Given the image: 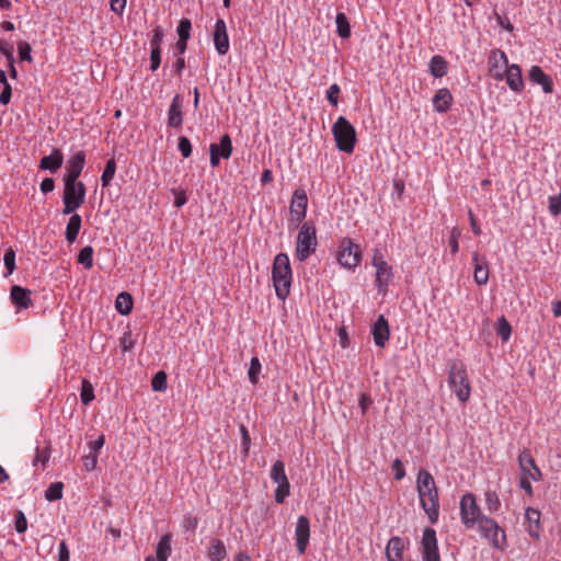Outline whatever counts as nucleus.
Returning a JSON list of instances; mask_svg holds the SVG:
<instances>
[{"label": "nucleus", "instance_id": "nucleus-39", "mask_svg": "<svg viewBox=\"0 0 561 561\" xmlns=\"http://www.w3.org/2000/svg\"><path fill=\"white\" fill-rule=\"evenodd\" d=\"M192 22L187 18H182L179 22L176 33L179 39L188 41L191 37Z\"/></svg>", "mask_w": 561, "mask_h": 561}, {"label": "nucleus", "instance_id": "nucleus-48", "mask_svg": "<svg viewBox=\"0 0 561 561\" xmlns=\"http://www.w3.org/2000/svg\"><path fill=\"white\" fill-rule=\"evenodd\" d=\"M14 528L19 534H23L27 529V519L22 511H18L15 514Z\"/></svg>", "mask_w": 561, "mask_h": 561}, {"label": "nucleus", "instance_id": "nucleus-64", "mask_svg": "<svg viewBox=\"0 0 561 561\" xmlns=\"http://www.w3.org/2000/svg\"><path fill=\"white\" fill-rule=\"evenodd\" d=\"M126 7V0H111V10L117 14H122Z\"/></svg>", "mask_w": 561, "mask_h": 561}, {"label": "nucleus", "instance_id": "nucleus-62", "mask_svg": "<svg viewBox=\"0 0 561 561\" xmlns=\"http://www.w3.org/2000/svg\"><path fill=\"white\" fill-rule=\"evenodd\" d=\"M187 42L188 41L178 39L175 47H174V53H173L174 57H179V56L183 57V55L187 48Z\"/></svg>", "mask_w": 561, "mask_h": 561}, {"label": "nucleus", "instance_id": "nucleus-18", "mask_svg": "<svg viewBox=\"0 0 561 561\" xmlns=\"http://www.w3.org/2000/svg\"><path fill=\"white\" fill-rule=\"evenodd\" d=\"M183 100L180 94H175L168 110V126L179 129L183 124Z\"/></svg>", "mask_w": 561, "mask_h": 561}, {"label": "nucleus", "instance_id": "nucleus-63", "mask_svg": "<svg viewBox=\"0 0 561 561\" xmlns=\"http://www.w3.org/2000/svg\"><path fill=\"white\" fill-rule=\"evenodd\" d=\"M530 478L529 477H522L520 480H519V488L523 489L528 495H533L534 492H533V486H531V483H530Z\"/></svg>", "mask_w": 561, "mask_h": 561}, {"label": "nucleus", "instance_id": "nucleus-35", "mask_svg": "<svg viewBox=\"0 0 561 561\" xmlns=\"http://www.w3.org/2000/svg\"><path fill=\"white\" fill-rule=\"evenodd\" d=\"M115 172H116V162H115L114 158H111L106 161L105 168H104L102 176H101L102 185L104 187L108 186L111 184V182L115 175Z\"/></svg>", "mask_w": 561, "mask_h": 561}, {"label": "nucleus", "instance_id": "nucleus-61", "mask_svg": "<svg viewBox=\"0 0 561 561\" xmlns=\"http://www.w3.org/2000/svg\"><path fill=\"white\" fill-rule=\"evenodd\" d=\"M105 437L104 435L99 436L94 442L90 443V451L95 453L98 455L99 450L104 446Z\"/></svg>", "mask_w": 561, "mask_h": 561}, {"label": "nucleus", "instance_id": "nucleus-16", "mask_svg": "<svg viewBox=\"0 0 561 561\" xmlns=\"http://www.w3.org/2000/svg\"><path fill=\"white\" fill-rule=\"evenodd\" d=\"M85 163V153L83 151H78L71 156V158L67 161L66 173L64 175V181H72L79 182L78 178L80 176Z\"/></svg>", "mask_w": 561, "mask_h": 561}, {"label": "nucleus", "instance_id": "nucleus-30", "mask_svg": "<svg viewBox=\"0 0 561 561\" xmlns=\"http://www.w3.org/2000/svg\"><path fill=\"white\" fill-rule=\"evenodd\" d=\"M171 541H172V535L171 534H164L161 539L159 540L156 549V556L158 561H168V558L171 554Z\"/></svg>", "mask_w": 561, "mask_h": 561}, {"label": "nucleus", "instance_id": "nucleus-59", "mask_svg": "<svg viewBox=\"0 0 561 561\" xmlns=\"http://www.w3.org/2000/svg\"><path fill=\"white\" fill-rule=\"evenodd\" d=\"M70 552L65 540L59 543L58 561H69Z\"/></svg>", "mask_w": 561, "mask_h": 561}, {"label": "nucleus", "instance_id": "nucleus-40", "mask_svg": "<svg viewBox=\"0 0 561 561\" xmlns=\"http://www.w3.org/2000/svg\"><path fill=\"white\" fill-rule=\"evenodd\" d=\"M80 399L84 405L90 404L94 399V389L87 379H83L82 381Z\"/></svg>", "mask_w": 561, "mask_h": 561}, {"label": "nucleus", "instance_id": "nucleus-33", "mask_svg": "<svg viewBox=\"0 0 561 561\" xmlns=\"http://www.w3.org/2000/svg\"><path fill=\"white\" fill-rule=\"evenodd\" d=\"M227 551L224 542L219 539L213 540L208 549V558L210 561H222L226 558Z\"/></svg>", "mask_w": 561, "mask_h": 561}, {"label": "nucleus", "instance_id": "nucleus-1", "mask_svg": "<svg viewBox=\"0 0 561 561\" xmlns=\"http://www.w3.org/2000/svg\"><path fill=\"white\" fill-rule=\"evenodd\" d=\"M416 490L421 507L432 524L437 523L439 516L438 489L433 476L425 469H420L416 478Z\"/></svg>", "mask_w": 561, "mask_h": 561}, {"label": "nucleus", "instance_id": "nucleus-44", "mask_svg": "<svg viewBox=\"0 0 561 561\" xmlns=\"http://www.w3.org/2000/svg\"><path fill=\"white\" fill-rule=\"evenodd\" d=\"M3 262H4V266L8 271L5 275H11L16 267L15 266V252L12 248H9L4 252Z\"/></svg>", "mask_w": 561, "mask_h": 561}, {"label": "nucleus", "instance_id": "nucleus-25", "mask_svg": "<svg viewBox=\"0 0 561 561\" xmlns=\"http://www.w3.org/2000/svg\"><path fill=\"white\" fill-rule=\"evenodd\" d=\"M540 512L534 507H527L525 518L528 523V534L530 537L538 539L540 536Z\"/></svg>", "mask_w": 561, "mask_h": 561}, {"label": "nucleus", "instance_id": "nucleus-11", "mask_svg": "<svg viewBox=\"0 0 561 561\" xmlns=\"http://www.w3.org/2000/svg\"><path fill=\"white\" fill-rule=\"evenodd\" d=\"M362 257L359 245L355 244L352 239L343 238L337 252L339 263L346 268L356 267Z\"/></svg>", "mask_w": 561, "mask_h": 561}, {"label": "nucleus", "instance_id": "nucleus-37", "mask_svg": "<svg viewBox=\"0 0 561 561\" xmlns=\"http://www.w3.org/2000/svg\"><path fill=\"white\" fill-rule=\"evenodd\" d=\"M62 482L51 483L45 491V499L49 502L60 500L62 497Z\"/></svg>", "mask_w": 561, "mask_h": 561}, {"label": "nucleus", "instance_id": "nucleus-49", "mask_svg": "<svg viewBox=\"0 0 561 561\" xmlns=\"http://www.w3.org/2000/svg\"><path fill=\"white\" fill-rule=\"evenodd\" d=\"M197 525H198V517L193 516L191 514H187L184 516L183 522H182V527L185 529V531H190V533L194 534Z\"/></svg>", "mask_w": 561, "mask_h": 561}, {"label": "nucleus", "instance_id": "nucleus-45", "mask_svg": "<svg viewBox=\"0 0 561 561\" xmlns=\"http://www.w3.org/2000/svg\"><path fill=\"white\" fill-rule=\"evenodd\" d=\"M178 149L183 156V158H188L192 154V144L191 140L185 136H180L178 140Z\"/></svg>", "mask_w": 561, "mask_h": 561}, {"label": "nucleus", "instance_id": "nucleus-9", "mask_svg": "<svg viewBox=\"0 0 561 561\" xmlns=\"http://www.w3.org/2000/svg\"><path fill=\"white\" fill-rule=\"evenodd\" d=\"M308 197L304 188L295 190L290 206H289V220L288 228L296 229L302 225L307 215Z\"/></svg>", "mask_w": 561, "mask_h": 561}, {"label": "nucleus", "instance_id": "nucleus-58", "mask_svg": "<svg viewBox=\"0 0 561 561\" xmlns=\"http://www.w3.org/2000/svg\"><path fill=\"white\" fill-rule=\"evenodd\" d=\"M12 98V88L10 84L3 85L2 92L0 93V104L8 105Z\"/></svg>", "mask_w": 561, "mask_h": 561}, {"label": "nucleus", "instance_id": "nucleus-47", "mask_svg": "<svg viewBox=\"0 0 561 561\" xmlns=\"http://www.w3.org/2000/svg\"><path fill=\"white\" fill-rule=\"evenodd\" d=\"M461 236V231L454 227L450 231V236H449V240H448V244H449V248H450V251L453 254H456L459 250V238Z\"/></svg>", "mask_w": 561, "mask_h": 561}, {"label": "nucleus", "instance_id": "nucleus-32", "mask_svg": "<svg viewBox=\"0 0 561 561\" xmlns=\"http://www.w3.org/2000/svg\"><path fill=\"white\" fill-rule=\"evenodd\" d=\"M215 147H217V154L221 159H229L232 153V141L228 134H224L220 137L219 144H213Z\"/></svg>", "mask_w": 561, "mask_h": 561}, {"label": "nucleus", "instance_id": "nucleus-36", "mask_svg": "<svg viewBox=\"0 0 561 561\" xmlns=\"http://www.w3.org/2000/svg\"><path fill=\"white\" fill-rule=\"evenodd\" d=\"M78 263L82 264L87 270L93 266V248L91 245H85L80 250Z\"/></svg>", "mask_w": 561, "mask_h": 561}, {"label": "nucleus", "instance_id": "nucleus-53", "mask_svg": "<svg viewBox=\"0 0 561 561\" xmlns=\"http://www.w3.org/2000/svg\"><path fill=\"white\" fill-rule=\"evenodd\" d=\"M392 469L394 471V479L400 481L405 477V469L402 461L396 458L392 462Z\"/></svg>", "mask_w": 561, "mask_h": 561}, {"label": "nucleus", "instance_id": "nucleus-14", "mask_svg": "<svg viewBox=\"0 0 561 561\" xmlns=\"http://www.w3.org/2000/svg\"><path fill=\"white\" fill-rule=\"evenodd\" d=\"M518 465L525 477H529L533 481H540L542 479L541 470L536 465V461L528 449H524L518 455Z\"/></svg>", "mask_w": 561, "mask_h": 561}, {"label": "nucleus", "instance_id": "nucleus-22", "mask_svg": "<svg viewBox=\"0 0 561 561\" xmlns=\"http://www.w3.org/2000/svg\"><path fill=\"white\" fill-rule=\"evenodd\" d=\"M403 550V539L398 536L391 537L386 547L387 561H402Z\"/></svg>", "mask_w": 561, "mask_h": 561}, {"label": "nucleus", "instance_id": "nucleus-24", "mask_svg": "<svg viewBox=\"0 0 561 561\" xmlns=\"http://www.w3.org/2000/svg\"><path fill=\"white\" fill-rule=\"evenodd\" d=\"M528 77L534 83L540 84L545 93H551L553 91L551 78L547 76L539 66H533Z\"/></svg>", "mask_w": 561, "mask_h": 561}, {"label": "nucleus", "instance_id": "nucleus-50", "mask_svg": "<svg viewBox=\"0 0 561 561\" xmlns=\"http://www.w3.org/2000/svg\"><path fill=\"white\" fill-rule=\"evenodd\" d=\"M161 65V48H151L150 51V70L157 71Z\"/></svg>", "mask_w": 561, "mask_h": 561}, {"label": "nucleus", "instance_id": "nucleus-8", "mask_svg": "<svg viewBox=\"0 0 561 561\" xmlns=\"http://www.w3.org/2000/svg\"><path fill=\"white\" fill-rule=\"evenodd\" d=\"M460 518L463 526L468 529L480 523V519L486 517L481 512L480 506L477 503L474 494L468 492L463 494L459 503Z\"/></svg>", "mask_w": 561, "mask_h": 561}, {"label": "nucleus", "instance_id": "nucleus-15", "mask_svg": "<svg viewBox=\"0 0 561 561\" xmlns=\"http://www.w3.org/2000/svg\"><path fill=\"white\" fill-rule=\"evenodd\" d=\"M295 539L298 553L304 554L310 539V522L305 515L299 516L297 519Z\"/></svg>", "mask_w": 561, "mask_h": 561}, {"label": "nucleus", "instance_id": "nucleus-57", "mask_svg": "<svg viewBox=\"0 0 561 561\" xmlns=\"http://www.w3.org/2000/svg\"><path fill=\"white\" fill-rule=\"evenodd\" d=\"M373 403V400L370 398L369 394L367 393H362L359 396V400H358V404L360 407V410H362V414L365 415L369 405Z\"/></svg>", "mask_w": 561, "mask_h": 561}, {"label": "nucleus", "instance_id": "nucleus-23", "mask_svg": "<svg viewBox=\"0 0 561 561\" xmlns=\"http://www.w3.org/2000/svg\"><path fill=\"white\" fill-rule=\"evenodd\" d=\"M453 94L447 88L439 89L433 98V107L438 113H446L453 104Z\"/></svg>", "mask_w": 561, "mask_h": 561}, {"label": "nucleus", "instance_id": "nucleus-38", "mask_svg": "<svg viewBox=\"0 0 561 561\" xmlns=\"http://www.w3.org/2000/svg\"><path fill=\"white\" fill-rule=\"evenodd\" d=\"M496 333L503 342H506L511 337L512 327L505 317H501L497 320Z\"/></svg>", "mask_w": 561, "mask_h": 561}, {"label": "nucleus", "instance_id": "nucleus-41", "mask_svg": "<svg viewBox=\"0 0 561 561\" xmlns=\"http://www.w3.org/2000/svg\"><path fill=\"white\" fill-rule=\"evenodd\" d=\"M485 505L490 513H496L501 507V501L495 491L485 492Z\"/></svg>", "mask_w": 561, "mask_h": 561}, {"label": "nucleus", "instance_id": "nucleus-5", "mask_svg": "<svg viewBox=\"0 0 561 561\" xmlns=\"http://www.w3.org/2000/svg\"><path fill=\"white\" fill-rule=\"evenodd\" d=\"M317 232L312 222L306 221L300 226L296 240V257L305 262L317 249Z\"/></svg>", "mask_w": 561, "mask_h": 561}, {"label": "nucleus", "instance_id": "nucleus-34", "mask_svg": "<svg viewBox=\"0 0 561 561\" xmlns=\"http://www.w3.org/2000/svg\"><path fill=\"white\" fill-rule=\"evenodd\" d=\"M335 23L337 34L342 38H348L351 36V26L346 15L344 13H337L335 16Z\"/></svg>", "mask_w": 561, "mask_h": 561}, {"label": "nucleus", "instance_id": "nucleus-56", "mask_svg": "<svg viewBox=\"0 0 561 561\" xmlns=\"http://www.w3.org/2000/svg\"><path fill=\"white\" fill-rule=\"evenodd\" d=\"M163 31L160 26H157L154 30H153V35H152V38L150 41V45H151V48H161V43L163 41Z\"/></svg>", "mask_w": 561, "mask_h": 561}, {"label": "nucleus", "instance_id": "nucleus-3", "mask_svg": "<svg viewBox=\"0 0 561 561\" xmlns=\"http://www.w3.org/2000/svg\"><path fill=\"white\" fill-rule=\"evenodd\" d=\"M336 148L345 153H352L356 144L355 127L344 117L339 116L332 126Z\"/></svg>", "mask_w": 561, "mask_h": 561}, {"label": "nucleus", "instance_id": "nucleus-55", "mask_svg": "<svg viewBox=\"0 0 561 561\" xmlns=\"http://www.w3.org/2000/svg\"><path fill=\"white\" fill-rule=\"evenodd\" d=\"M134 340L131 339L130 331H127L124 333V335L121 337L119 346L123 352H127L134 347Z\"/></svg>", "mask_w": 561, "mask_h": 561}, {"label": "nucleus", "instance_id": "nucleus-52", "mask_svg": "<svg viewBox=\"0 0 561 561\" xmlns=\"http://www.w3.org/2000/svg\"><path fill=\"white\" fill-rule=\"evenodd\" d=\"M340 91L341 89L336 83L331 84L327 91V99L333 106H336L339 103L337 95Z\"/></svg>", "mask_w": 561, "mask_h": 561}, {"label": "nucleus", "instance_id": "nucleus-27", "mask_svg": "<svg viewBox=\"0 0 561 561\" xmlns=\"http://www.w3.org/2000/svg\"><path fill=\"white\" fill-rule=\"evenodd\" d=\"M82 219L79 214L72 213L66 227L65 238L69 243H73L77 240L79 231L81 229Z\"/></svg>", "mask_w": 561, "mask_h": 561}, {"label": "nucleus", "instance_id": "nucleus-20", "mask_svg": "<svg viewBox=\"0 0 561 561\" xmlns=\"http://www.w3.org/2000/svg\"><path fill=\"white\" fill-rule=\"evenodd\" d=\"M10 298L12 304L19 309H26L32 305L31 290L19 285L11 287Z\"/></svg>", "mask_w": 561, "mask_h": 561}, {"label": "nucleus", "instance_id": "nucleus-26", "mask_svg": "<svg viewBox=\"0 0 561 561\" xmlns=\"http://www.w3.org/2000/svg\"><path fill=\"white\" fill-rule=\"evenodd\" d=\"M472 261L474 263V273L473 277L478 285H484L489 280V268L486 262L479 261V254L477 252L472 255Z\"/></svg>", "mask_w": 561, "mask_h": 561}, {"label": "nucleus", "instance_id": "nucleus-21", "mask_svg": "<svg viewBox=\"0 0 561 561\" xmlns=\"http://www.w3.org/2000/svg\"><path fill=\"white\" fill-rule=\"evenodd\" d=\"M62 163L64 154L60 149L55 148L50 154L41 159L38 167L41 170H47L51 173H56L57 170L61 168Z\"/></svg>", "mask_w": 561, "mask_h": 561}, {"label": "nucleus", "instance_id": "nucleus-10", "mask_svg": "<svg viewBox=\"0 0 561 561\" xmlns=\"http://www.w3.org/2000/svg\"><path fill=\"white\" fill-rule=\"evenodd\" d=\"M270 476L272 481L277 484L274 494L275 502L282 504L290 494V483L285 472V463L282 460H276Z\"/></svg>", "mask_w": 561, "mask_h": 561}, {"label": "nucleus", "instance_id": "nucleus-54", "mask_svg": "<svg viewBox=\"0 0 561 561\" xmlns=\"http://www.w3.org/2000/svg\"><path fill=\"white\" fill-rule=\"evenodd\" d=\"M240 432H241V435H242V443H241L242 450L244 453V456H248L249 449H250V445H251L250 434H249V431L247 430V427L244 425L240 426Z\"/></svg>", "mask_w": 561, "mask_h": 561}, {"label": "nucleus", "instance_id": "nucleus-13", "mask_svg": "<svg viewBox=\"0 0 561 561\" xmlns=\"http://www.w3.org/2000/svg\"><path fill=\"white\" fill-rule=\"evenodd\" d=\"M500 58L505 65V80L511 90L515 92L522 91L524 87L522 70L518 65H507V57L504 51H500Z\"/></svg>", "mask_w": 561, "mask_h": 561}, {"label": "nucleus", "instance_id": "nucleus-17", "mask_svg": "<svg viewBox=\"0 0 561 561\" xmlns=\"http://www.w3.org/2000/svg\"><path fill=\"white\" fill-rule=\"evenodd\" d=\"M214 45L219 55H226L229 50V36L227 33L226 22L218 19L214 30Z\"/></svg>", "mask_w": 561, "mask_h": 561}, {"label": "nucleus", "instance_id": "nucleus-29", "mask_svg": "<svg viewBox=\"0 0 561 561\" xmlns=\"http://www.w3.org/2000/svg\"><path fill=\"white\" fill-rule=\"evenodd\" d=\"M134 300L129 293L122 291L117 295L115 300V308L122 316H127L131 312Z\"/></svg>", "mask_w": 561, "mask_h": 561}, {"label": "nucleus", "instance_id": "nucleus-28", "mask_svg": "<svg viewBox=\"0 0 561 561\" xmlns=\"http://www.w3.org/2000/svg\"><path fill=\"white\" fill-rule=\"evenodd\" d=\"M430 72L435 78H442L447 73L448 62L440 55H435L430 60Z\"/></svg>", "mask_w": 561, "mask_h": 561}, {"label": "nucleus", "instance_id": "nucleus-6", "mask_svg": "<svg viewBox=\"0 0 561 561\" xmlns=\"http://www.w3.org/2000/svg\"><path fill=\"white\" fill-rule=\"evenodd\" d=\"M87 188L82 182L64 181V215L75 213L85 201Z\"/></svg>", "mask_w": 561, "mask_h": 561}, {"label": "nucleus", "instance_id": "nucleus-60", "mask_svg": "<svg viewBox=\"0 0 561 561\" xmlns=\"http://www.w3.org/2000/svg\"><path fill=\"white\" fill-rule=\"evenodd\" d=\"M55 188V181L51 178H45L41 183V191L43 194H48Z\"/></svg>", "mask_w": 561, "mask_h": 561}, {"label": "nucleus", "instance_id": "nucleus-46", "mask_svg": "<svg viewBox=\"0 0 561 561\" xmlns=\"http://www.w3.org/2000/svg\"><path fill=\"white\" fill-rule=\"evenodd\" d=\"M18 51H19L20 59L22 61L32 62V60H33L32 55H31L32 47L28 43L20 42L18 44Z\"/></svg>", "mask_w": 561, "mask_h": 561}, {"label": "nucleus", "instance_id": "nucleus-43", "mask_svg": "<svg viewBox=\"0 0 561 561\" xmlns=\"http://www.w3.org/2000/svg\"><path fill=\"white\" fill-rule=\"evenodd\" d=\"M261 371V363L257 357H252L250 368L248 370L249 380L251 383L256 385L259 381V374Z\"/></svg>", "mask_w": 561, "mask_h": 561}, {"label": "nucleus", "instance_id": "nucleus-31", "mask_svg": "<svg viewBox=\"0 0 561 561\" xmlns=\"http://www.w3.org/2000/svg\"><path fill=\"white\" fill-rule=\"evenodd\" d=\"M391 277L392 272L388 263L385 264L383 266H378V268H376V286L379 291H382L387 288Z\"/></svg>", "mask_w": 561, "mask_h": 561}, {"label": "nucleus", "instance_id": "nucleus-42", "mask_svg": "<svg viewBox=\"0 0 561 561\" xmlns=\"http://www.w3.org/2000/svg\"><path fill=\"white\" fill-rule=\"evenodd\" d=\"M151 387L154 391H164L167 385V374L163 370H159L151 379Z\"/></svg>", "mask_w": 561, "mask_h": 561}, {"label": "nucleus", "instance_id": "nucleus-4", "mask_svg": "<svg viewBox=\"0 0 561 561\" xmlns=\"http://www.w3.org/2000/svg\"><path fill=\"white\" fill-rule=\"evenodd\" d=\"M448 383L461 402L470 397V383L466 368L460 360H451L449 364Z\"/></svg>", "mask_w": 561, "mask_h": 561}, {"label": "nucleus", "instance_id": "nucleus-12", "mask_svg": "<svg viewBox=\"0 0 561 561\" xmlns=\"http://www.w3.org/2000/svg\"><path fill=\"white\" fill-rule=\"evenodd\" d=\"M421 545L423 561H440L435 529L426 527L423 530Z\"/></svg>", "mask_w": 561, "mask_h": 561}, {"label": "nucleus", "instance_id": "nucleus-51", "mask_svg": "<svg viewBox=\"0 0 561 561\" xmlns=\"http://www.w3.org/2000/svg\"><path fill=\"white\" fill-rule=\"evenodd\" d=\"M83 467L87 471H92L95 469L98 463V455L95 453H89V455H85L82 457Z\"/></svg>", "mask_w": 561, "mask_h": 561}, {"label": "nucleus", "instance_id": "nucleus-19", "mask_svg": "<svg viewBox=\"0 0 561 561\" xmlns=\"http://www.w3.org/2000/svg\"><path fill=\"white\" fill-rule=\"evenodd\" d=\"M371 334L375 344L379 347H385L390 336V329L388 320L382 314H380L373 324Z\"/></svg>", "mask_w": 561, "mask_h": 561}, {"label": "nucleus", "instance_id": "nucleus-7", "mask_svg": "<svg viewBox=\"0 0 561 561\" xmlns=\"http://www.w3.org/2000/svg\"><path fill=\"white\" fill-rule=\"evenodd\" d=\"M478 530L480 535L489 540L494 548L502 551L506 549V533L493 518L486 516L480 519Z\"/></svg>", "mask_w": 561, "mask_h": 561}, {"label": "nucleus", "instance_id": "nucleus-2", "mask_svg": "<svg viewBox=\"0 0 561 561\" xmlns=\"http://www.w3.org/2000/svg\"><path fill=\"white\" fill-rule=\"evenodd\" d=\"M272 276L276 296L285 300L290 291L293 276L289 256L286 253H278L275 256Z\"/></svg>", "mask_w": 561, "mask_h": 561}]
</instances>
